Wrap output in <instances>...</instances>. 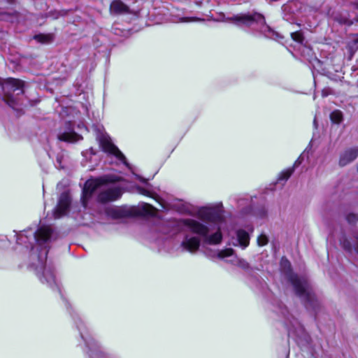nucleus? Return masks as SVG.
Returning <instances> with one entry per match:
<instances>
[{
	"instance_id": "20",
	"label": "nucleus",
	"mask_w": 358,
	"mask_h": 358,
	"mask_svg": "<svg viewBox=\"0 0 358 358\" xmlns=\"http://www.w3.org/2000/svg\"><path fill=\"white\" fill-rule=\"evenodd\" d=\"M157 212V209L152 205L143 203L138 206V213L145 215H154Z\"/></svg>"
},
{
	"instance_id": "7",
	"label": "nucleus",
	"mask_w": 358,
	"mask_h": 358,
	"mask_svg": "<svg viewBox=\"0 0 358 358\" xmlns=\"http://www.w3.org/2000/svg\"><path fill=\"white\" fill-rule=\"evenodd\" d=\"M280 266L281 271L288 278L296 291H306L308 288L306 280L292 273L291 263L287 259L282 257Z\"/></svg>"
},
{
	"instance_id": "27",
	"label": "nucleus",
	"mask_w": 358,
	"mask_h": 358,
	"mask_svg": "<svg viewBox=\"0 0 358 358\" xmlns=\"http://www.w3.org/2000/svg\"><path fill=\"white\" fill-rule=\"evenodd\" d=\"M292 39L296 42L302 43L303 41V34L300 31L291 33Z\"/></svg>"
},
{
	"instance_id": "17",
	"label": "nucleus",
	"mask_w": 358,
	"mask_h": 358,
	"mask_svg": "<svg viewBox=\"0 0 358 358\" xmlns=\"http://www.w3.org/2000/svg\"><path fill=\"white\" fill-rule=\"evenodd\" d=\"M108 213L116 219L129 217L131 215L130 210L122 208H113L108 210Z\"/></svg>"
},
{
	"instance_id": "1",
	"label": "nucleus",
	"mask_w": 358,
	"mask_h": 358,
	"mask_svg": "<svg viewBox=\"0 0 358 358\" xmlns=\"http://www.w3.org/2000/svg\"><path fill=\"white\" fill-rule=\"evenodd\" d=\"M199 216L204 220L212 222L219 224L217 231L212 235H208L209 229L204 224L194 220H185V225L193 233L197 234L204 238L205 242L209 244H219L222 239L220 232V224L224 221L222 205L215 207L203 208L199 212Z\"/></svg>"
},
{
	"instance_id": "32",
	"label": "nucleus",
	"mask_w": 358,
	"mask_h": 358,
	"mask_svg": "<svg viewBox=\"0 0 358 358\" xmlns=\"http://www.w3.org/2000/svg\"><path fill=\"white\" fill-rule=\"evenodd\" d=\"M301 163V160H300V158H299L294 163L293 167L295 169V166H297L298 164H300Z\"/></svg>"
},
{
	"instance_id": "12",
	"label": "nucleus",
	"mask_w": 358,
	"mask_h": 358,
	"mask_svg": "<svg viewBox=\"0 0 358 358\" xmlns=\"http://www.w3.org/2000/svg\"><path fill=\"white\" fill-rule=\"evenodd\" d=\"M358 157V147L350 148L340 154L338 165L343 167L354 162Z\"/></svg>"
},
{
	"instance_id": "3",
	"label": "nucleus",
	"mask_w": 358,
	"mask_h": 358,
	"mask_svg": "<svg viewBox=\"0 0 358 358\" xmlns=\"http://www.w3.org/2000/svg\"><path fill=\"white\" fill-rule=\"evenodd\" d=\"M278 313L282 316V323L285 325L289 337L294 340L302 338L308 340V335L298 319L299 313L295 309L290 310L282 301H277L275 305Z\"/></svg>"
},
{
	"instance_id": "29",
	"label": "nucleus",
	"mask_w": 358,
	"mask_h": 358,
	"mask_svg": "<svg viewBox=\"0 0 358 358\" xmlns=\"http://www.w3.org/2000/svg\"><path fill=\"white\" fill-rule=\"evenodd\" d=\"M199 21H203V20L201 19V18L195 17H182L180 19V22H199Z\"/></svg>"
},
{
	"instance_id": "33",
	"label": "nucleus",
	"mask_w": 358,
	"mask_h": 358,
	"mask_svg": "<svg viewBox=\"0 0 358 358\" xmlns=\"http://www.w3.org/2000/svg\"><path fill=\"white\" fill-rule=\"evenodd\" d=\"M353 5H354L355 8L358 10V0H355L353 2Z\"/></svg>"
},
{
	"instance_id": "34",
	"label": "nucleus",
	"mask_w": 358,
	"mask_h": 358,
	"mask_svg": "<svg viewBox=\"0 0 358 358\" xmlns=\"http://www.w3.org/2000/svg\"><path fill=\"white\" fill-rule=\"evenodd\" d=\"M343 23H345V24H348L349 25H350V24H352V22H349L348 20H345V22H343Z\"/></svg>"
},
{
	"instance_id": "10",
	"label": "nucleus",
	"mask_w": 358,
	"mask_h": 358,
	"mask_svg": "<svg viewBox=\"0 0 358 358\" xmlns=\"http://www.w3.org/2000/svg\"><path fill=\"white\" fill-rule=\"evenodd\" d=\"M71 200L67 192H63L59 199L58 203L54 210L55 218H59L68 212Z\"/></svg>"
},
{
	"instance_id": "26",
	"label": "nucleus",
	"mask_w": 358,
	"mask_h": 358,
	"mask_svg": "<svg viewBox=\"0 0 358 358\" xmlns=\"http://www.w3.org/2000/svg\"><path fill=\"white\" fill-rule=\"evenodd\" d=\"M268 242V237L264 234H261L257 238V244L259 246L266 245Z\"/></svg>"
},
{
	"instance_id": "5",
	"label": "nucleus",
	"mask_w": 358,
	"mask_h": 358,
	"mask_svg": "<svg viewBox=\"0 0 358 358\" xmlns=\"http://www.w3.org/2000/svg\"><path fill=\"white\" fill-rule=\"evenodd\" d=\"M48 250L45 248L42 250L39 253L32 248L31 253L30 255V259L31 263L30 266L33 268L36 274L39 276L41 282H44L43 279L46 280L48 283L52 284L55 282V276L51 271H47L45 268V262L47 259Z\"/></svg>"
},
{
	"instance_id": "28",
	"label": "nucleus",
	"mask_w": 358,
	"mask_h": 358,
	"mask_svg": "<svg viewBox=\"0 0 358 358\" xmlns=\"http://www.w3.org/2000/svg\"><path fill=\"white\" fill-rule=\"evenodd\" d=\"M237 266L243 270H248L250 268L249 263L244 259L238 260Z\"/></svg>"
},
{
	"instance_id": "14",
	"label": "nucleus",
	"mask_w": 358,
	"mask_h": 358,
	"mask_svg": "<svg viewBox=\"0 0 358 358\" xmlns=\"http://www.w3.org/2000/svg\"><path fill=\"white\" fill-rule=\"evenodd\" d=\"M353 238L355 241V244H352L351 241L345 236H343L340 239V243L345 250L349 252H352L354 250L358 255V231L354 232Z\"/></svg>"
},
{
	"instance_id": "24",
	"label": "nucleus",
	"mask_w": 358,
	"mask_h": 358,
	"mask_svg": "<svg viewBox=\"0 0 358 358\" xmlns=\"http://www.w3.org/2000/svg\"><path fill=\"white\" fill-rule=\"evenodd\" d=\"M345 219L350 224H355L358 222V214L355 213H348L345 215Z\"/></svg>"
},
{
	"instance_id": "8",
	"label": "nucleus",
	"mask_w": 358,
	"mask_h": 358,
	"mask_svg": "<svg viewBox=\"0 0 358 358\" xmlns=\"http://www.w3.org/2000/svg\"><path fill=\"white\" fill-rule=\"evenodd\" d=\"M97 140L103 151L115 156L117 159L121 161L124 164L129 166L125 156L118 148L111 142L110 138L108 135L101 134L98 136Z\"/></svg>"
},
{
	"instance_id": "18",
	"label": "nucleus",
	"mask_w": 358,
	"mask_h": 358,
	"mask_svg": "<svg viewBox=\"0 0 358 358\" xmlns=\"http://www.w3.org/2000/svg\"><path fill=\"white\" fill-rule=\"evenodd\" d=\"M237 240L240 246L245 248L250 243V237L248 232L245 230L240 229L236 232Z\"/></svg>"
},
{
	"instance_id": "13",
	"label": "nucleus",
	"mask_w": 358,
	"mask_h": 358,
	"mask_svg": "<svg viewBox=\"0 0 358 358\" xmlns=\"http://www.w3.org/2000/svg\"><path fill=\"white\" fill-rule=\"evenodd\" d=\"M34 235L36 241L42 246L52 240V230L50 227L43 226L39 227Z\"/></svg>"
},
{
	"instance_id": "19",
	"label": "nucleus",
	"mask_w": 358,
	"mask_h": 358,
	"mask_svg": "<svg viewBox=\"0 0 358 358\" xmlns=\"http://www.w3.org/2000/svg\"><path fill=\"white\" fill-rule=\"evenodd\" d=\"M59 140L65 142L73 143L80 139V136L75 132H64L58 136Z\"/></svg>"
},
{
	"instance_id": "11",
	"label": "nucleus",
	"mask_w": 358,
	"mask_h": 358,
	"mask_svg": "<svg viewBox=\"0 0 358 358\" xmlns=\"http://www.w3.org/2000/svg\"><path fill=\"white\" fill-rule=\"evenodd\" d=\"M232 20L236 24H243L250 25L254 22L259 24H265L264 17L259 13H255L254 15H240L234 16Z\"/></svg>"
},
{
	"instance_id": "22",
	"label": "nucleus",
	"mask_w": 358,
	"mask_h": 358,
	"mask_svg": "<svg viewBox=\"0 0 358 358\" xmlns=\"http://www.w3.org/2000/svg\"><path fill=\"white\" fill-rule=\"evenodd\" d=\"M294 171V168L292 167V168H290V169H288L282 172H281L278 176V180L280 181V180H287L289 179V178L292 176V174L293 173Z\"/></svg>"
},
{
	"instance_id": "9",
	"label": "nucleus",
	"mask_w": 358,
	"mask_h": 358,
	"mask_svg": "<svg viewBox=\"0 0 358 358\" xmlns=\"http://www.w3.org/2000/svg\"><path fill=\"white\" fill-rule=\"evenodd\" d=\"M294 297L300 300L308 311L314 313L315 315L317 314L320 305L314 292H294Z\"/></svg>"
},
{
	"instance_id": "23",
	"label": "nucleus",
	"mask_w": 358,
	"mask_h": 358,
	"mask_svg": "<svg viewBox=\"0 0 358 358\" xmlns=\"http://www.w3.org/2000/svg\"><path fill=\"white\" fill-rule=\"evenodd\" d=\"M330 117L334 123L338 124L343 120V114L339 110H334L331 113Z\"/></svg>"
},
{
	"instance_id": "36",
	"label": "nucleus",
	"mask_w": 358,
	"mask_h": 358,
	"mask_svg": "<svg viewBox=\"0 0 358 358\" xmlns=\"http://www.w3.org/2000/svg\"><path fill=\"white\" fill-rule=\"evenodd\" d=\"M356 21H357V22H358V17H357Z\"/></svg>"
},
{
	"instance_id": "15",
	"label": "nucleus",
	"mask_w": 358,
	"mask_h": 358,
	"mask_svg": "<svg viewBox=\"0 0 358 358\" xmlns=\"http://www.w3.org/2000/svg\"><path fill=\"white\" fill-rule=\"evenodd\" d=\"M181 245L186 250L194 252L197 250L200 246V239L196 236L187 235L182 241Z\"/></svg>"
},
{
	"instance_id": "4",
	"label": "nucleus",
	"mask_w": 358,
	"mask_h": 358,
	"mask_svg": "<svg viewBox=\"0 0 358 358\" xmlns=\"http://www.w3.org/2000/svg\"><path fill=\"white\" fill-rule=\"evenodd\" d=\"M74 322L87 348L86 352L90 358H106L99 343L89 334L86 325L81 317L74 313L72 315Z\"/></svg>"
},
{
	"instance_id": "16",
	"label": "nucleus",
	"mask_w": 358,
	"mask_h": 358,
	"mask_svg": "<svg viewBox=\"0 0 358 358\" xmlns=\"http://www.w3.org/2000/svg\"><path fill=\"white\" fill-rule=\"evenodd\" d=\"M110 11L111 13L120 15L128 13L129 12V7L120 0H114L110 6Z\"/></svg>"
},
{
	"instance_id": "6",
	"label": "nucleus",
	"mask_w": 358,
	"mask_h": 358,
	"mask_svg": "<svg viewBox=\"0 0 358 358\" xmlns=\"http://www.w3.org/2000/svg\"><path fill=\"white\" fill-rule=\"evenodd\" d=\"M24 81L12 78L6 79L1 84L3 100L13 109L18 105V101L13 94L15 91H18L16 95L24 94Z\"/></svg>"
},
{
	"instance_id": "38",
	"label": "nucleus",
	"mask_w": 358,
	"mask_h": 358,
	"mask_svg": "<svg viewBox=\"0 0 358 358\" xmlns=\"http://www.w3.org/2000/svg\"><path fill=\"white\" fill-rule=\"evenodd\" d=\"M357 87H358V80H357Z\"/></svg>"
},
{
	"instance_id": "37",
	"label": "nucleus",
	"mask_w": 358,
	"mask_h": 358,
	"mask_svg": "<svg viewBox=\"0 0 358 358\" xmlns=\"http://www.w3.org/2000/svg\"><path fill=\"white\" fill-rule=\"evenodd\" d=\"M357 42L358 43V38L357 39Z\"/></svg>"
},
{
	"instance_id": "25",
	"label": "nucleus",
	"mask_w": 358,
	"mask_h": 358,
	"mask_svg": "<svg viewBox=\"0 0 358 358\" xmlns=\"http://www.w3.org/2000/svg\"><path fill=\"white\" fill-rule=\"evenodd\" d=\"M234 250L231 248H227L224 250H222L218 252V257L220 258H224L227 257L231 256L233 254Z\"/></svg>"
},
{
	"instance_id": "35",
	"label": "nucleus",
	"mask_w": 358,
	"mask_h": 358,
	"mask_svg": "<svg viewBox=\"0 0 358 358\" xmlns=\"http://www.w3.org/2000/svg\"><path fill=\"white\" fill-rule=\"evenodd\" d=\"M357 172H358V164H357Z\"/></svg>"
},
{
	"instance_id": "21",
	"label": "nucleus",
	"mask_w": 358,
	"mask_h": 358,
	"mask_svg": "<svg viewBox=\"0 0 358 358\" xmlns=\"http://www.w3.org/2000/svg\"><path fill=\"white\" fill-rule=\"evenodd\" d=\"M34 38L40 43H48L52 41L53 37L51 34H38Z\"/></svg>"
},
{
	"instance_id": "2",
	"label": "nucleus",
	"mask_w": 358,
	"mask_h": 358,
	"mask_svg": "<svg viewBox=\"0 0 358 358\" xmlns=\"http://www.w3.org/2000/svg\"><path fill=\"white\" fill-rule=\"evenodd\" d=\"M109 180L108 177H101L96 179L87 180L83 189V203L84 206L87 205V200L97 189H100L98 195V201L101 203H107L115 201L120 199L122 194V190L119 187H105L103 185L108 183Z\"/></svg>"
},
{
	"instance_id": "30",
	"label": "nucleus",
	"mask_w": 358,
	"mask_h": 358,
	"mask_svg": "<svg viewBox=\"0 0 358 358\" xmlns=\"http://www.w3.org/2000/svg\"><path fill=\"white\" fill-rule=\"evenodd\" d=\"M138 192L141 194L150 196V192L143 187H138Z\"/></svg>"
},
{
	"instance_id": "31",
	"label": "nucleus",
	"mask_w": 358,
	"mask_h": 358,
	"mask_svg": "<svg viewBox=\"0 0 358 358\" xmlns=\"http://www.w3.org/2000/svg\"><path fill=\"white\" fill-rule=\"evenodd\" d=\"M266 213H267V212H266V209L264 208H262L261 209L259 210L257 215L261 218H263V217H266Z\"/></svg>"
}]
</instances>
